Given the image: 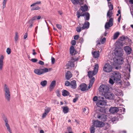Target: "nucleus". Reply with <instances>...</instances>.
<instances>
[{
	"label": "nucleus",
	"instance_id": "34",
	"mask_svg": "<svg viewBox=\"0 0 133 133\" xmlns=\"http://www.w3.org/2000/svg\"><path fill=\"white\" fill-rule=\"evenodd\" d=\"M69 94V93L66 90H64L62 92V95L64 96H68Z\"/></svg>",
	"mask_w": 133,
	"mask_h": 133
},
{
	"label": "nucleus",
	"instance_id": "44",
	"mask_svg": "<svg viewBox=\"0 0 133 133\" xmlns=\"http://www.w3.org/2000/svg\"><path fill=\"white\" fill-rule=\"evenodd\" d=\"M108 6L109 9V10H111L112 11V10L113 8V5L111 4H110Z\"/></svg>",
	"mask_w": 133,
	"mask_h": 133
},
{
	"label": "nucleus",
	"instance_id": "63",
	"mask_svg": "<svg viewBox=\"0 0 133 133\" xmlns=\"http://www.w3.org/2000/svg\"><path fill=\"white\" fill-rule=\"evenodd\" d=\"M58 13L61 15H62L63 14V12L62 11H58Z\"/></svg>",
	"mask_w": 133,
	"mask_h": 133
},
{
	"label": "nucleus",
	"instance_id": "2",
	"mask_svg": "<svg viewBox=\"0 0 133 133\" xmlns=\"http://www.w3.org/2000/svg\"><path fill=\"white\" fill-rule=\"evenodd\" d=\"M4 90L5 92L4 96L5 99L7 101H10L11 96L9 89L8 86L6 84L4 85Z\"/></svg>",
	"mask_w": 133,
	"mask_h": 133
},
{
	"label": "nucleus",
	"instance_id": "64",
	"mask_svg": "<svg viewBox=\"0 0 133 133\" xmlns=\"http://www.w3.org/2000/svg\"><path fill=\"white\" fill-rule=\"evenodd\" d=\"M121 15H120L118 17V21L119 22H120L121 19Z\"/></svg>",
	"mask_w": 133,
	"mask_h": 133
},
{
	"label": "nucleus",
	"instance_id": "15",
	"mask_svg": "<svg viewBox=\"0 0 133 133\" xmlns=\"http://www.w3.org/2000/svg\"><path fill=\"white\" fill-rule=\"evenodd\" d=\"M90 24L89 22L87 21H85L84 23L83 24V26L82 27V30L87 29L89 27Z\"/></svg>",
	"mask_w": 133,
	"mask_h": 133
},
{
	"label": "nucleus",
	"instance_id": "62",
	"mask_svg": "<svg viewBox=\"0 0 133 133\" xmlns=\"http://www.w3.org/2000/svg\"><path fill=\"white\" fill-rule=\"evenodd\" d=\"M105 127H106V128H105V129H106L108 128L109 127V125L108 124H107L105 125Z\"/></svg>",
	"mask_w": 133,
	"mask_h": 133
},
{
	"label": "nucleus",
	"instance_id": "21",
	"mask_svg": "<svg viewBox=\"0 0 133 133\" xmlns=\"http://www.w3.org/2000/svg\"><path fill=\"white\" fill-rule=\"evenodd\" d=\"M56 83L55 81H53L51 83L49 87V90L50 91H52L54 88Z\"/></svg>",
	"mask_w": 133,
	"mask_h": 133
},
{
	"label": "nucleus",
	"instance_id": "46",
	"mask_svg": "<svg viewBox=\"0 0 133 133\" xmlns=\"http://www.w3.org/2000/svg\"><path fill=\"white\" fill-rule=\"evenodd\" d=\"M37 16H35L33 17L32 19L29 21V22H32V21H34L37 19Z\"/></svg>",
	"mask_w": 133,
	"mask_h": 133
},
{
	"label": "nucleus",
	"instance_id": "10",
	"mask_svg": "<svg viewBox=\"0 0 133 133\" xmlns=\"http://www.w3.org/2000/svg\"><path fill=\"white\" fill-rule=\"evenodd\" d=\"M3 120L4 121L5 123V126L7 130L10 133H12L10 125L8 123L9 121L8 119L5 116L3 117Z\"/></svg>",
	"mask_w": 133,
	"mask_h": 133
},
{
	"label": "nucleus",
	"instance_id": "59",
	"mask_svg": "<svg viewBox=\"0 0 133 133\" xmlns=\"http://www.w3.org/2000/svg\"><path fill=\"white\" fill-rule=\"evenodd\" d=\"M51 62L53 64L54 63V62L55 61V58L53 57H51Z\"/></svg>",
	"mask_w": 133,
	"mask_h": 133
},
{
	"label": "nucleus",
	"instance_id": "61",
	"mask_svg": "<svg viewBox=\"0 0 133 133\" xmlns=\"http://www.w3.org/2000/svg\"><path fill=\"white\" fill-rule=\"evenodd\" d=\"M56 94L57 96L58 97H59L60 96V94L59 93V91H57L56 92Z\"/></svg>",
	"mask_w": 133,
	"mask_h": 133
},
{
	"label": "nucleus",
	"instance_id": "27",
	"mask_svg": "<svg viewBox=\"0 0 133 133\" xmlns=\"http://www.w3.org/2000/svg\"><path fill=\"white\" fill-rule=\"evenodd\" d=\"M91 79L90 81V83L89 84V89L92 86L93 84L94 83V82L95 81V78L94 77H93L92 78H91Z\"/></svg>",
	"mask_w": 133,
	"mask_h": 133
},
{
	"label": "nucleus",
	"instance_id": "60",
	"mask_svg": "<svg viewBox=\"0 0 133 133\" xmlns=\"http://www.w3.org/2000/svg\"><path fill=\"white\" fill-rule=\"evenodd\" d=\"M27 37V33H25V34L24 35V39H25Z\"/></svg>",
	"mask_w": 133,
	"mask_h": 133
},
{
	"label": "nucleus",
	"instance_id": "48",
	"mask_svg": "<svg viewBox=\"0 0 133 133\" xmlns=\"http://www.w3.org/2000/svg\"><path fill=\"white\" fill-rule=\"evenodd\" d=\"M71 43L72 45H75L76 44V41L75 40H72L71 42Z\"/></svg>",
	"mask_w": 133,
	"mask_h": 133
},
{
	"label": "nucleus",
	"instance_id": "28",
	"mask_svg": "<svg viewBox=\"0 0 133 133\" xmlns=\"http://www.w3.org/2000/svg\"><path fill=\"white\" fill-rule=\"evenodd\" d=\"M80 9L82 11H86L88 10V7L85 4L83 6H81Z\"/></svg>",
	"mask_w": 133,
	"mask_h": 133
},
{
	"label": "nucleus",
	"instance_id": "35",
	"mask_svg": "<svg viewBox=\"0 0 133 133\" xmlns=\"http://www.w3.org/2000/svg\"><path fill=\"white\" fill-rule=\"evenodd\" d=\"M119 35V33L118 32H117L115 33L114 35L113 39H117V37H118Z\"/></svg>",
	"mask_w": 133,
	"mask_h": 133
},
{
	"label": "nucleus",
	"instance_id": "22",
	"mask_svg": "<svg viewBox=\"0 0 133 133\" xmlns=\"http://www.w3.org/2000/svg\"><path fill=\"white\" fill-rule=\"evenodd\" d=\"M34 73L38 75H40L42 74V72L41 69H36L34 70Z\"/></svg>",
	"mask_w": 133,
	"mask_h": 133
},
{
	"label": "nucleus",
	"instance_id": "18",
	"mask_svg": "<svg viewBox=\"0 0 133 133\" xmlns=\"http://www.w3.org/2000/svg\"><path fill=\"white\" fill-rule=\"evenodd\" d=\"M72 2L74 4H77L79 3L80 5L83 4V1L82 0H71Z\"/></svg>",
	"mask_w": 133,
	"mask_h": 133
},
{
	"label": "nucleus",
	"instance_id": "58",
	"mask_svg": "<svg viewBox=\"0 0 133 133\" xmlns=\"http://www.w3.org/2000/svg\"><path fill=\"white\" fill-rule=\"evenodd\" d=\"M78 99V98L77 97H76L73 99V102L74 103H75Z\"/></svg>",
	"mask_w": 133,
	"mask_h": 133
},
{
	"label": "nucleus",
	"instance_id": "47",
	"mask_svg": "<svg viewBox=\"0 0 133 133\" xmlns=\"http://www.w3.org/2000/svg\"><path fill=\"white\" fill-rule=\"evenodd\" d=\"M117 119L115 117H113L112 119V121L113 123H115V121L117 120Z\"/></svg>",
	"mask_w": 133,
	"mask_h": 133
},
{
	"label": "nucleus",
	"instance_id": "51",
	"mask_svg": "<svg viewBox=\"0 0 133 133\" xmlns=\"http://www.w3.org/2000/svg\"><path fill=\"white\" fill-rule=\"evenodd\" d=\"M106 41V38H103L101 40V43L102 44H104Z\"/></svg>",
	"mask_w": 133,
	"mask_h": 133
},
{
	"label": "nucleus",
	"instance_id": "1",
	"mask_svg": "<svg viewBox=\"0 0 133 133\" xmlns=\"http://www.w3.org/2000/svg\"><path fill=\"white\" fill-rule=\"evenodd\" d=\"M112 12L111 10H109L108 12L107 15V18H108L109 19L108 22H106L105 25V29H109L110 27H111L113 25V19L111 18L112 16Z\"/></svg>",
	"mask_w": 133,
	"mask_h": 133
},
{
	"label": "nucleus",
	"instance_id": "33",
	"mask_svg": "<svg viewBox=\"0 0 133 133\" xmlns=\"http://www.w3.org/2000/svg\"><path fill=\"white\" fill-rule=\"evenodd\" d=\"M31 7L32 8L31 9V10H38L40 9V8L39 6H36L35 5L34 6Z\"/></svg>",
	"mask_w": 133,
	"mask_h": 133
},
{
	"label": "nucleus",
	"instance_id": "26",
	"mask_svg": "<svg viewBox=\"0 0 133 133\" xmlns=\"http://www.w3.org/2000/svg\"><path fill=\"white\" fill-rule=\"evenodd\" d=\"M93 57L95 58H98L99 56V51H94L92 53Z\"/></svg>",
	"mask_w": 133,
	"mask_h": 133
},
{
	"label": "nucleus",
	"instance_id": "23",
	"mask_svg": "<svg viewBox=\"0 0 133 133\" xmlns=\"http://www.w3.org/2000/svg\"><path fill=\"white\" fill-rule=\"evenodd\" d=\"M70 86L72 88L75 89L76 87V81L73 80L70 82Z\"/></svg>",
	"mask_w": 133,
	"mask_h": 133
},
{
	"label": "nucleus",
	"instance_id": "32",
	"mask_svg": "<svg viewBox=\"0 0 133 133\" xmlns=\"http://www.w3.org/2000/svg\"><path fill=\"white\" fill-rule=\"evenodd\" d=\"M47 81L46 80L42 81L40 83L41 85L43 87H45L47 84Z\"/></svg>",
	"mask_w": 133,
	"mask_h": 133
},
{
	"label": "nucleus",
	"instance_id": "40",
	"mask_svg": "<svg viewBox=\"0 0 133 133\" xmlns=\"http://www.w3.org/2000/svg\"><path fill=\"white\" fill-rule=\"evenodd\" d=\"M51 110V108H50L46 107L45 108V110L44 112H46V113L48 114L49 112Z\"/></svg>",
	"mask_w": 133,
	"mask_h": 133
},
{
	"label": "nucleus",
	"instance_id": "30",
	"mask_svg": "<svg viewBox=\"0 0 133 133\" xmlns=\"http://www.w3.org/2000/svg\"><path fill=\"white\" fill-rule=\"evenodd\" d=\"M81 24L79 23V25L76 28V31L77 32H80L81 31V30H82V28L81 27Z\"/></svg>",
	"mask_w": 133,
	"mask_h": 133
},
{
	"label": "nucleus",
	"instance_id": "56",
	"mask_svg": "<svg viewBox=\"0 0 133 133\" xmlns=\"http://www.w3.org/2000/svg\"><path fill=\"white\" fill-rule=\"evenodd\" d=\"M83 39L82 38V37H81V38H79V42L80 43H82V42H83Z\"/></svg>",
	"mask_w": 133,
	"mask_h": 133
},
{
	"label": "nucleus",
	"instance_id": "42",
	"mask_svg": "<svg viewBox=\"0 0 133 133\" xmlns=\"http://www.w3.org/2000/svg\"><path fill=\"white\" fill-rule=\"evenodd\" d=\"M41 2L40 1H37L36 2V3H33L30 5L31 7H32L33 6H34L35 5L37 4H40Z\"/></svg>",
	"mask_w": 133,
	"mask_h": 133
},
{
	"label": "nucleus",
	"instance_id": "9",
	"mask_svg": "<svg viewBox=\"0 0 133 133\" xmlns=\"http://www.w3.org/2000/svg\"><path fill=\"white\" fill-rule=\"evenodd\" d=\"M103 96L105 97L106 99L110 100H112L115 98V95L113 94L108 92Z\"/></svg>",
	"mask_w": 133,
	"mask_h": 133
},
{
	"label": "nucleus",
	"instance_id": "16",
	"mask_svg": "<svg viewBox=\"0 0 133 133\" xmlns=\"http://www.w3.org/2000/svg\"><path fill=\"white\" fill-rule=\"evenodd\" d=\"M3 56L2 55L0 57V70H2L3 67Z\"/></svg>",
	"mask_w": 133,
	"mask_h": 133
},
{
	"label": "nucleus",
	"instance_id": "5",
	"mask_svg": "<svg viewBox=\"0 0 133 133\" xmlns=\"http://www.w3.org/2000/svg\"><path fill=\"white\" fill-rule=\"evenodd\" d=\"M119 110H120L122 114H123L125 112V109L123 107L120 108V109H119L118 108L116 107H111L109 110V112L111 113L114 114L117 113Z\"/></svg>",
	"mask_w": 133,
	"mask_h": 133
},
{
	"label": "nucleus",
	"instance_id": "20",
	"mask_svg": "<svg viewBox=\"0 0 133 133\" xmlns=\"http://www.w3.org/2000/svg\"><path fill=\"white\" fill-rule=\"evenodd\" d=\"M80 89L82 91H84L86 89L87 86L84 83L81 84L80 86Z\"/></svg>",
	"mask_w": 133,
	"mask_h": 133
},
{
	"label": "nucleus",
	"instance_id": "17",
	"mask_svg": "<svg viewBox=\"0 0 133 133\" xmlns=\"http://www.w3.org/2000/svg\"><path fill=\"white\" fill-rule=\"evenodd\" d=\"M70 54L72 55H75L76 53V51L75 49L74 46H72L70 47Z\"/></svg>",
	"mask_w": 133,
	"mask_h": 133
},
{
	"label": "nucleus",
	"instance_id": "43",
	"mask_svg": "<svg viewBox=\"0 0 133 133\" xmlns=\"http://www.w3.org/2000/svg\"><path fill=\"white\" fill-rule=\"evenodd\" d=\"M11 52V49L9 48H8L6 50V52L8 54H10Z\"/></svg>",
	"mask_w": 133,
	"mask_h": 133
},
{
	"label": "nucleus",
	"instance_id": "41",
	"mask_svg": "<svg viewBox=\"0 0 133 133\" xmlns=\"http://www.w3.org/2000/svg\"><path fill=\"white\" fill-rule=\"evenodd\" d=\"M41 69L42 72V74L49 71L48 69L47 68H45L43 69Z\"/></svg>",
	"mask_w": 133,
	"mask_h": 133
},
{
	"label": "nucleus",
	"instance_id": "6",
	"mask_svg": "<svg viewBox=\"0 0 133 133\" xmlns=\"http://www.w3.org/2000/svg\"><path fill=\"white\" fill-rule=\"evenodd\" d=\"M98 64H96L94 66V70L93 71H89L88 72V75L90 78H91L97 73L98 69Z\"/></svg>",
	"mask_w": 133,
	"mask_h": 133
},
{
	"label": "nucleus",
	"instance_id": "14",
	"mask_svg": "<svg viewBox=\"0 0 133 133\" xmlns=\"http://www.w3.org/2000/svg\"><path fill=\"white\" fill-rule=\"evenodd\" d=\"M124 50L126 53L127 55L130 54L131 52V48L128 46H126L124 47Z\"/></svg>",
	"mask_w": 133,
	"mask_h": 133
},
{
	"label": "nucleus",
	"instance_id": "31",
	"mask_svg": "<svg viewBox=\"0 0 133 133\" xmlns=\"http://www.w3.org/2000/svg\"><path fill=\"white\" fill-rule=\"evenodd\" d=\"M19 37V36L18 32H16L15 33V36L14 37L15 41L16 42L18 41Z\"/></svg>",
	"mask_w": 133,
	"mask_h": 133
},
{
	"label": "nucleus",
	"instance_id": "13",
	"mask_svg": "<svg viewBox=\"0 0 133 133\" xmlns=\"http://www.w3.org/2000/svg\"><path fill=\"white\" fill-rule=\"evenodd\" d=\"M106 102L104 100H99L96 103L98 107L102 108L103 105L106 104Z\"/></svg>",
	"mask_w": 133,
	"mask_h": 133
},
{
	"label": "nucleus",
	"instance_id": "3",
	"mask_svg": "<svg viewBox=\"0 0 133 133\" xmlns=\"http://www.w3.org/2000/svg\"><path fill=\"white\" fill-rule=\"evenodd\" d=\"M112 76L117 82L120 84H121L122 82L121 80V74L119 72L117 71L114 72L112 73Z\"/></svg>",
	"mask_w": 133,
	"mask_h": 133
},
{
	"label": "nucleus",
	"instance_id": "12",
	"mask_svg": "<svg viewBox=\"0 0 133 133\" xmlns=\"http://www.w3.org/2000/svg\"><path fill=\"white\" fill-rule=\"evenodd\" d=\"M97 117L99 119L104 122L107 119V116L103 114H98Z\"/></svg>",
	"mask_w": 133,
	"mask_h": 133
},
{
	"label": "nucleus",
	"instance_id": "25",
	"mask_svg": "<svg viewBox=\"0 0 133 133\" xmlns=\"http://www.w3.org/2000/svg\"><path fill=\"white\" fill-rule=\"evenodd\" d=\"M109 83L112 85L114 84V82H116L117 83H118L117 81L112 77V76L111 77V78H110L109 81Z\"/></svg>",
	"mask_w": 133,
	"mask_h": 133
},
{
	"label": "nucleus",
	"instance_id": "39",
	"mask_svg": "<svg viewBox=\"0 0 133 133\" xmlns=\"http://www.w3.org/2000/svg\"><path fill=\"white\" fill-rule=\"evenodd\" d=\"M94 126H92L90 128V131L91 133H94L95 131V128Z\"/></svg>",
	"mask_w": 133,
	"mask_h": 133
},
{
	"label": "nucleus",
	"instance_id": "8",
	"mask_svg": "<svg viewBox=\"0 0 133 133\" xmlns=\"http://www.w3.org/2000/svg\"><path fill=\"white\" fill-rule=\"evenodd\" d=\"M112 66L109 63L105 64L103 68V71L105 72H110L112 70Z\"/></svg>",
	"mask_w": 133,
	"mask_h": 133
},
{
	"label": "nucleus",
	"instance_id": "36",
	"mask_svg": "<svg viewBox=\"0 0 133 133\" xmlns=\"http://www.w3.org/2000/svg\"><path fill=\"white\" fill-rule=\"evenodd\" d=\"M69 65L72 67H74V62L72 61H69V62L68 63Z\"/></svg>",
	"mask_w": 133,
	"mask_h": 133
},
{
	"label": "nucleus",
	"instance_id": "50",
	"mask_svg": "<svg viewBox=\"0 0 133 133\" xmlns=\"http://www.w3.org/2000/svg\"><path fill=\"white\" fill-rule=\"evenodd\" d=\"M98 100V97L96 96L94 97L93 98V101L94 102L97 101Z\"/></svg>",
	"mask_w": 133,
	"mask_h": 133
},
{
	"label": "nucleus",
	"instance_id": "52",
	"mask_svg": "<svg viewBox=\"0 0 133 133\" xmlns=\"http://www.w3.org/2000/svg\"><path fill=\"white\" fill-rule=\"evenodd\" d=\"M33 62H37L38 61L37 59L36 58H32L31 60Z\"/></svg>",
	"mask_w": 133,
	"mask_h": 133
},
{
	"label": "nucleus",
	"instance_id": "19",
	"mask_svg": "<svg viewBox=\"0 0 133 133\" xmlns=\"http://www.w3.org/2000/svg\"><path fill=\"white\" fill-rule=\"evenodd\" d=\"M82 16H85L84 19L85 21H88L90 18V14L89 13L86 12L82 14Z\"/></svg>",
	"mask_w": 133,
	"mask_h": 133
},
{
	"label": "nucleus",
	"instance_id": "38",
	"mask_svg": "<svg viewBox=\"0 0 133 133\" xmlns=\"http://www.w3.org/2000/svg\"><path fill=\"white\" fill-rule=\"evenodd\" d=\"M8 0H3L2 3L3 4V9H4L5 7L6 4Z\"/></svg>",
	"mask_w": 133,
	"mask_h": 133
},
{
	"label": "nucleus",
	"instance_id": "24",
	"mask_svg": "<svg viewBox=\"0 0 133 133\" xmlns=\"http://www.w3.org/2000/svg\"><path fill=\"white\" fill-rule=\"evenodd\" d=\"M72 76V74L70 71H68L65 74V77L67 80L69 79Z\"/></svg>",
	"mask_w": 133,
	"mask_h": 133
},
{
	"label": "nucleus",
	"instance_id": "57",
	"mask_svg": "<svg viewBox=\"0 0 133 133\" xmlns=\"http://www.w3.org/2000/svg\"><path fill=\"white\" fill-rule=\"evenodd\" d=\"M38 63L40 65H44V63L43 61L40 60L39 61Z\"/></svg>",
	"mask_w": 133,
	"mask_h": 133
},
{
	"label": "nucleus",
	"instance_id": "54",
	"mask_svg": "<svg viewBox=\"0 0 133 133\" xmlns=\"http://www.w3.org/2000/svg\"><path fill=\"white\" fill-rule=\"evenodd\" d=\"M79 38V36L76 35L74 36V39L76 40H77Z\"/></svg>",
	"mask_w": 133,
	"mask_h": 133
},
{
	"label": "nucleus",
	"instance_id": "45",
	"mask_svg": "<svg viewBox=\"0 0 133 133\" xmlns=\"http://www.w3.org/2000/svg\"><path fill=\"white\" fill-rule=\"evenodd\" d=\"M70 83L68 81H65V86H69L70 85Z\"/></svg>",
	"mask_w": 133,
	"mask_h": 133
},
{
	"label": "nucleus",
	"instance_id": "4",
	"mask_svg": "<svg viewBox=\"0 0 133 133\" xmlns=\"http://www.w3.org/2000/svg\"><path fill=\"white\" fill-rule=\"evenodd\" d=\"M109 90V87L105 85H101L99 88V90L100 93H101L103 95L105 94Z\"/></svg>",
	"mask_w": 133,
	"mask_h": 133
},
{
	"label": "nucleus",
	"instance_id": "29",
	"mask_svg": "<svg viewBox=\"0 0 133 133\" xmlns=\"http://www.w3.org/2000/svg\"><path fill=\"white\" fill-rule=\"evenodd\" d=\"M63 109V111L64 114L67 113L69 111V108L67 107H62Z\"/></svg>",
	"mask_w": 133,
	"mask_h": 133
},
{
	"label": "nucleus",
	"instance_id": "49",
	"mask_svg": "<svg viewBox=\"0 0 133 133\" xmlns=\"http://www.w3.org/2000/svg\"><path fill=\"white\" fill-rule=\"evenodd\" d=\"M77 17L78 18H79L81 16H82V15H81L80 12H77Z\"/></svg>",
	"mask_w": 133,
	"mask_h": 133
},
{
	"label": "nucleus",
	"instance_id": "7",
	"mask_svg": "<svg viewBox=\"0 0 133 133\" xmlns=\"http://www.w3.org/2000/svg\"><path fill=\"white\" fill-rule=\"evenodd\" d=\"M123 51L122 48H116L115 52V54L116 56L117 57H121L123 56Z\"/></svg>",
	"mask_w": 133,
	"mask_h": 133
},
{
	"label": "nucleus",
	"instance_id": "55",
	"mask_svg": "<svg viewBox=\"0 0 133 133\" xmlns=\"http://www.w3.org/2000/svg\"><path fill=\"white\" fill-rule=\"evenodd\" d=\"M47 114V113L44 112L43 114L42 118H44L46 116Z\"/></svg>",
	"mask_w": 133,
	"mask_h": 133
},
{
	"label": "nucleus",
	"instance_id": "11",
	"mask_svg": "<svg viewBox=\"0 0 133 133\" xmlns=\"http://www.w3.org/2000/svg\"><path fill=\"white\" fill-rule=\"evenodd\" d=\"M93 125L94 126L96 127H103L105 124L103 122L98 121H95L93 122Z\"/></svg>",
	"mask_w": 133,
	"mask_h": 133
},
{
	"label": "nucleus",
	"instance_id": "37",
	"mask_svg": "<svg viewBox=\"0 0 133 133\" xmlns=\"http://www.w3.org/2000/svg\"><path fill=\"white\" fill-rule=\"evenodd\" d=\"M127 38L128 37L127 36H122V37H120L119 40L121 41H123L124 40H125V39H127Z\"/></svg>",
	"mask_w": 133,
	"mask_h": 133
},
{
	"label": "nucleus",
	"instance_id": "53",
	"mask_svg": "<svg viewBox=\"0 0 133 133\" xmlns=\"http://www.w3.org/2000/svg\"><path fill=\"white\" fill-rule=\"evenodd\" d=\"M56 26L59 29H61L62 28V26L60 24H57Z\"/></svg>",
	"mask_w": 133,
	"mask_h": 133
}]
</instances>
